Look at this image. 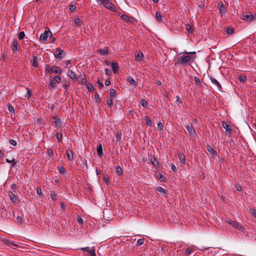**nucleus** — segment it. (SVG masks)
Here are the masks:
<instances>
[{
	"label": "nucleus",
	"instance_id": "obj_33",
	"mask_svg": "<svg viewBox=\"0 0 256 256\" xmlns=\"http://www.w3.org/2000/svg\"><path fill=\"white\" fill-rule=\"evenodd\" d=\"M136 60L138 61H140L144 58V54L142 52H140L135 56Z\"/></svg>",
	"mask_w": 256,
	"mask_h": 256
},
{
	"label": "nucleus",
	"instance_id": "obj_50",
	"mask_svg": "<svg viewBox=\"0 0 256 256\" xmlns=\"http://www.w3.org/2000/svg\"><path fill=\"white\" fill-rule=\"evenodd\" d=\"M50 198L53 201L56 200V195L54 191L51 192Z\"/></svg>",
	"mask_w": 256,
	"mask_h": 256
},
{
	"label": "nucleus",
	"instance_id": "obj_47",
	"mask_svg": "<svg viewBox=\"0 0 256 256\" xmlns=\"http://www.w3.org/2000/svg\"><path fill=\"white\" fill-rule=\"evenodd\" d=\"M56 140L58 142H60L62 140V135L60 132H57L56 134Z\"/></svg>",
	"mask_w": 256,
	"mask_h": 256
},
{
	"label": "nucleus",
	"instance_id": "obj_34",
	"mask_svg": "<svg viewBox=\"0 0 256 256\" xmlns=\"http://www.w3.org/2000/svg\"><path fill=\"white\" fill-rule=\"evenodd\" d=\"M86 88L88 89V92H93V91H94V86L90 83L88 84H86Z\"/></svg>",
	"mask_w": 256,
	"mask_h": 256
},
{
	"label": "nucleus",
	"instance_id": "obj_9",
	"mask_svg": "<svg viewBox=\"0 0 256 256\" xmlns=\"http://www.w3.org/2000/svg\"><path fill=\"white\" fill-rule=\"evenodd\" d=\"M8 196L10 200L15 204H18L20 202L18 197L10 191L8 192Z\"/></svg>",
	"mask_w": 256,
	"mask_h": 256
},
{
	"label": "nucleus",
	"instance_id": "obj_52",
	"mask_svg": "<svg viewBox=\"0 0 256 256\" xmlns=\"http://www.w3.org/2000/svg\"><path fill=\"white\" fill-rule=\"evenodd\" d=\"M144 238L138 239L137 240L136 245H138V246H142V244H144Z\"/></svg>",
	"mask_w": 256,
	"mask_h": 256
},
{
	"label": "nucleus",
	"instance_id": "obj_5",
	"mask_svg": "<svg viewBox=\"0 0 256 256\" xmlns=\"http://www.w3.org/2000/svg\"><path fill=\"white\" fill-rule=\"evenodd\" d=\"M186 128L188 132V135L190 136H196V132L194 130L192 124L190 123L187 124L186 126Z\"/></svg>",
	"mask_w": 256,
	"mask_h": 256
},
{
	"label": "nucleus",
	"instance_id": "obj_23",
	"mask_svg": "<svg viewBox=\"0 0 256 256\" xmlns=\"http://www.w3.org/2000/svg\"><path fill=\"white\" fill-rule=\"evenodd\" d=\"M126 80L131 85L135 86H137V84H138L137 82L132 76H128Z\"/></svg>",
	"mask_w": 256,
	"mask_h": 256
},
{
	"label": "nucleus",
	"instance_id": "obj_42",
	"mask_svg": "<svg viewBox=\"0 0 256 256\" xmlns=\"http://www.w3.org/2000/svg\"><path fill=\"white\" fill-rule=\"evenodd\" d=\"M94 100L96 103L99 104L101 100L99 94L96 92L94 94Z\"/></svg>",
	"mask_w": 256,
	"mask_h": 256
},
{
	"label": "nucleus",
	"instance_id": "obj_43",
	"mask_svg": "<svg viewBox=\"0 0 256 256\" xmlns=\"http://www.w3.org/2000/svg\"><path fill=\"white\" fill-rule=\"evenodd\" d=\"M140 104L142 107L146 108L148 105V102L144 100L142 98L140 100Z\"/></svg>",
	"mask_w": 256,
	"mask_h": 256
},
{
	"label": "nucleus",
	"instance_id": "obj_27",
	"mask_svg": "<svg viewBox=\"0 0 256 256\" xmlns=\"http://www.w3.org/2000/svg\"><path fill=\"white\" fill-rule=\"evenodd\" d=\"M97 154L100 157L102 156L104 154L102 145L100 144L97 147Z\"/></svg>",
	"mask_w": 256,
	"mask_h": 256
},
{
	"label": "nucleus",
	"instance_id": "obj_39",
	"mask_svg": "<svg viewBox=\"0 0 256 256\" xmlns=\"http://www.w3.org/2000/svg\"><path fill=\"white\" fill-rule=\"evenodd\" d=\"M6 161L7 163L12 164V167L16 165V160L14 159H12V160H10L9 159L6 158Z\"/></svg>",
	"mask_w": 256,
	"mask_h": 256
},
{
	"label": "nucleus",
	"instance_id": "obj_30",
	"mask_svg": "<svg viewBox=\"0 0 256 256\" xmlns=\"http://www.w3.org/2000/svg\"><path fill=\"white\" fill-rule=\"evenodd\" d=\"M74 24L77 26H80L82 24V21L78 18H74Z\"/></svg>",
	"mask_w": 256,
	"mask_h": 256
},
{
	"label": "nucleus",
	"instance_id": "obj_41",
	"mask_svg": "<svg viewBox=\"0 0 256 256\" xmlns=\"http://www.w3.org/2000/svg\"><path fill=\"white\" fill-rule=\"evenodd\" d=\"M158 179L160 181L162 182H165L166 181V178L165 176H164L162 174H159L158 175Z\"/></svg>",
	"mask_w": 256,
	"mask_h": 256
},
{
	"label": "nucleus",
	"instance_id": "obj_37",
	"mask_svg": "<svg viewBox=\"0 0 256 256\" xmlns=\"http://www.w3.org/2000/svg\"><path fill=\"white\" fill-rule=\"evenodd\" d=\"M62 83H63L64 87L66 90V89L68 88L70 86V82L67 81V80H64Z\"/></svg>",
	"mask_w": 256,
	"mask_h": 256
},
{
	"label": "nucleus",
	"instance_id": "obj_16",
	"mask_svg": "<svg viewBox=\"0 0 256 256\" xmlns=\"http://www.w3.org/2000/svg\"><path fill=\"white\" fill-rule=\"evenodd\" d=\"M97 52L102 56H106L108 54V49L107 46L104 47L103 48L99 49L97 50Z\"/></svg>",
	"mask_w": 256,
	"mask_h": 256
},
{
	"label": "nucleus",
	"instance_id": "obj_14",
	"mask_svg": "<svg viewBox=\"0 0 256 256\" xmlns=\"http://www.w3.org/2000/svg\"><path fill=\"white\" fill-rule=\"evenodd\" d=\"M149 159L150 162H152V164L155 167H157L160 164V162L154 156H150V157L149 158Z\"/></svg>",
	"mask_w": 256,
	"mask_h": 256
},
{
	"label": "nucleus",
	"instance_id": "obj_1",
	"mask_svg": "<svg viewBox=\"0 0 256 256\" xmlns=\"http://www.w3.org/2000/svg\"><path fill=\"white\" fill-rule=\"evenodd\" d=\"M96 2L104 6L106 8L112 12H116V10L114 5L109 0H96Z\"/></svg>",
	"mask_w": 256,
	"mask_h": 256
},
{
	"label": "nucleus",
	"instance_id": "obj_58",
	"mask_svg": "<svg viewBox=\"0 0 256 256\" xmlns=\"http://www.w3.org/2000/svg\"><path fill=\"white\" fill-rule=\"evenodd\" d=\"M42 190L40 188L38 187L36 188V194L38 196H42Z\"/></svg>",
	"mask_w": 256,
	"mask_h": 256
},
{
	"label": "nucleus",
	"instance_id": "obj_53",
	"mask_svg": "<svg viewBox=\"0 0 256 256\" xmlns=\"http://www.w3.org/2000/svg\"><path fill=\"white\" fill-rule=\"evenodd\" d=\"M25 36V34L24 32H20L18 34V38L20 40H22Z\"/></svg>",
	"mask_w": 256,
	"mask_h": 256
},
{
	"label": "nucleus",
	"instance_id": "obj_63",
	"mask_svg": "<svg viewBox=\"0 0 256 256\" xmlns=\"http://www.w3.org/2000/svg\"><path fill=\"white\" fill-rule=\"evenodd\" d=\"M9 143L13 146H16L17 144L16 142L13 139H10L9 140Z\"/></svg>",
	"mask_w": 256,
	"mask_h": 256
},
{
	"label": "nucleus",
	"instance_id": "obj_55",
	"mask_svg": "<svg viewBox=\"0 0 256 256\" xmlns=\"http://www.w3.org/2000/svg\"><path fill=\"white\" fill-rule=\"evenodd\" d=\"M121 139V134L118 132L116 135V142H118Z\"/></svg>",
	"mask_w": 256,
	"mask_h": 256
},
{
	"label": "nucleus",
	"instance_id": "obj_36",
	"mask_svg": "<svg viewBox=\"0 0 256 256\" xmlns=\"http://www.w3.org/2000/svg\"><path fill=\"white\" fill-rule=\"evenodd\" d=\"M156 18L158 22H162V16L161 14H160L158 12H157L156 14Z\"/></svg>",
	"mask_w": 256,
	"mask_h": 256
},
{
	"label": "nucleus",
	"instance_id": "obj_54",
	"mask_svg": "<svg viewBox=\"0 0 256 256\" xmlns=\"http://www.w3.org/2000/svg\"><path fill=\"white\" fill-rule=\"evenodd\" d=\"M16 220L19 224H22L24 222L23 218L20 216H17Z\"/></svg>",
	"mask_w": 256,
	"mask_h": 256
},
{
	"label": "nucleus",
	"instance_id": "obj_35",
	"mask_svg": "<svg viewBox=\"0 0 256 256\" xmlns=\"http://www.w3.org/2000/svg\"><path fill=\"white\" fill-rule=\"evenodd\" d=\"M116 172L118 175L121 176L122 174V170L120 166H117L116 168Z\"/></svg>",
	"mask_w": 256,
	"mask_h": 256
},
{
	"label": "nucleus",
	"instance_id": "obj_4",
	"mask_svg": "<svg viewBox=\"0 0 256 256\" xmlns=\"http://www.w3.org/2000/svg\"><path fill=\"white\" fill-rule=\"evenodd\" d=\"M242 19L244 20L251 22L256 20V15H253L250 12H247L243 15Z\"/></svg>",
	"mask_w": 256,
	"mask_h": 256
},
{
	"label": "nucleus",
	"instance_id": "obj_8",
	"mask_svg": "<svg viewBox=\"0 0 256 256\" xmlns=\"http://www.w3.org/2000/svg\"><path fill=\"white\" fill-rule=\"evenodd\" d=\"M210 80L212 83L214 84L218 88V89L220 91H222V88L220 84L212 76H209Z\"/></svg>",
	"mask_w": 256,
	"mask_h": 256
},
{
	"label": "nucleus",
	"instance_id": "obj_17",
	"mask_svg": "<svg viewBox=\"0 0 256 256\" xmlns=\"http://www.w3.org/2000/svg\"><path fill=\"white\" fill-rule=\"evenodd\" d=\"M206 149L208 152L212 154V158H214L216 155L217 152L212 146L208 145Z\"/></svg>",
	"mask_w": 256,
	"mask_h": 256
},
{
	"label": "nucleus",
	"instance_id": "obj_29",
	"mask_svg": "<svg viewBox=\"0 0 256 256\" xmlns=\"http://www.w3.org/2000/svg\"><path fill=\"white\" fill-rule=\"evenodd\" d=\"M194 80L195 82V84L196 85L198 86L199 87H202V80L198 77L195 76L194 78Z\"/></svg>",
	"mask_w": 256,
	"mask_h": 256
},
{
	"label": "nucleus",
	"instance_id": "obj_40",
	"mask_svg": "<svg viewBox=\"0 0 256 256\" xmlns=\"http://www.w3.org/2000/svg\"><path fill=\"white\" fill-rule=\"evenodd\" d=\"M106 104H107L108 106V108H111L112 107V106L113 105V101L111 98L107 99Z\"/></svg>",
	"mask_w": 256,
	"mask_h": 256
},
{
	"label": "nucleus",
	"instance_id": "obj_2",
	"mask_svg": "<svg viewBox=\"0 0 256 256\" xmlns=\"http://www.w3.org/2000/svg\"><path fill=\"white\" fill-rule=\"evenodd\" d=\"M190 56H182L178 58L176 64L186 66L190 64Z\"/></svg>",
	"mask_w": 256,
	"mask_h": 256
},
{
	"label": "nucleus",
	"instance_id": "obj_64",
	"mask_svg": "<svg viewBox=\"0 0 256 256\" xmlns=\"http://www.w3.org/2000/svg\"><path fill=\"white\" fill-rule=\"evenodd\" d=\"M69 9L71 12H74L76 9V6L74 4H70L69 6Z\"/></svg>",
	"mask_w": 256,
	"mask_h": 256
},
{
	"label": "nucleus",
	"instance_id": "obj_21",
	"mask_svg": "<svg viewBox=\"0 0 256 256\" xmlns=\"http://www.w3.org/2000/svg\"><path fill=\"white\" fill-rule=\"evenodd\" d=\"M67 76L72 79H76V74L72 70H68V71Z\"/></svg>",
	"mask_w": 256,
	"mask_h": 256
},
{
	"label": "nucleus",
	"instance_id": "obj_45",
	"mask_svg": "<svg viewBox=\"0 0 256 256\" xmlns=\"http://www.w3.org/2000/svg\"><path fill=\"white\" fill-rule=\"evenodd\" d=\"M234 29L232 28H228L226 30V32L228 34H232L234 33Z\"/></svg>",
	"mask_w": 256,
	"mask_h": 256
},
{
	"label": "nucleus",
	"instance_id": "obj_19",
	"mask_svg": "<svg viewBox=\"0 0 256 256\" xmlns=\"http://www.w3.org/2000/svg\"><path fill=\"white\" fill-rule=\"evenodd\" d=\"M218 6H220V7H219L220 13L221 14H225L227 10H226V8L224 6V4L223 2H220L218 4Z\"/></svg>",
	"mask_w": 256,
	"mask_h": 256
},
{
	"label": "nucleus",
	"instance_id": "obj_28",
	"mask_svg": "<svg viewBox=\"0 0 256 256\" xmlns=\"http://www.w3.org/2000/svg\"><path fill=\"white\" fill-rule=\"evenodd\" d=\"M45 71L46 72L51 74L53 72L54 70L52 68L49 66L48 64L45 65Z\"/></svg>",
	"mask_w": 256,
	"mask_h": 256
},
{
	"label": "nucleus",
	"instance_id": "obj_48",
	"mask_svg": "<svg viewBox=\"0 0 256 256\" xmlns=\"http://www.w3.org/2000/svg\"><path fill=\"white\" fill-rule=\"evenodd\" d=\"M110 96L111 98L112 97H116V90L114 89H113V88L111 89L110 90Z\"/></svg>",
	"mask_w": 256,
	"mask_h": 256
},
{
	"label": "nucleus",
	"instance_id": "obj_3",
	"mask_svg": "<svg viewBox=\"0 0 256 256\" xmlns=\"http://www.w3.org/2000/svg\"><path fill=\"white\" fill-rule=\"evenodd\" d=\"M224 222L232 226L233 228H236L238 230H244V227L238 222H236L232 220H225Z\"/></svg>",
	"mask_w": 256,
	"mask_h": 256
},
{
	"label": "nucleus",
	"instance_id": "obj_10",
	"mask_svg": "<svg viewBox=\"0 0 256 256\" xmlns=\"http://www.w3.org/2000/svg\"><path fill=\"white\" fill-rule=\"evenodd\" d=\"M223 128L226 129V134H232V130L230 128V125L227 122H223L222 124Z\"/></svg>",
	"mask_w": 256,
	"mask_h": 256
},
{
	"label": "nucleus",
	"instance_id": "obj_26",
	"mask_svg": "<svg viewBox=\"0 0 256 256\" xmlns=\"http://www.w3.org/2000/svg\"><path fill=\"white\" fill-rule=\"evenodd\" d=\"M180 161L181 163L184 164L185 162V156L183 152H179L178 154Z\"/></svg>",
	"mask_w": 256,
	"mask_h": 256
},
{
	"label": "nucleus",
	"instance_id": "obj_57",
	"mask_svg": "<svg viewBox=\"0 0 256 256\" xmlns=\"http://www.w3.org/2000/svg\"><path fill=\"white\" fill-rule=\"evenodd\" d=\"M53 72L58 74H61L62 72V70L58 67L56 66V70H54Z\"/></svg>",
	"mask_w": 256,
	"mask_h": 256
},
{
	"label": "nucleus",
	"instance_id": "obj_15",
	"mask_svg": "<svg viewBox=\"0 0 256 256\" xmlns=\"http://www.w3.org/2000/svg\"><path fill=\"white\" fill-rule=\"evenodd\" d=\"M186 29L188 34H193L194 32V26L192 23H189L186 25Z\"/></svg>",
	"mask_w": 256,
	"mask_h": 256
},
{
	"label": "nucleus",
	"instance_id": "obj_49",
	"mask_svg": "<svg viewBox=\"0 0 256 256\" xmlns=\"http://www.w3.org/2000/svg\"><path fill=\"white\" fill-rule=\"evenodd\" d=\"M103 180L104 181L105 183L106 184H110V180H109V177L108 175L105 174L103 177Z\"/></svg>",
	"mask_w": 256,
	"mask_h": 256
},
{
	"label": "nucleus",
	"instance_id": "obj_32",
	"mask_svg": "<svg viewBox=\"0 0 256 256\" xmlns=\"http://www.w3.org/2000/svg\"><path fill=\"white\" fill-rule=\"evenodd\" d=\"M156 190L158 192L163 194L164 195L166 194H167V191L165 189L163 188H162L160 186L156 187Z\"/></svg>",
	"mask_w": 256,
	"mask_h": 256
},
{
	"label": "nucleus",
	"instance_id": "obj_60",
	"mask_svg": "<svg viewBox=\"0 0 256 256\" xmlns=\"http://www.w3.org/2000/svg\"><path fill=\"white\" fill-rule=\"evenodd\" d=\"M32 95V91L30 89L27 88V93L26 94L25 96L27 98H29Z\"/></svg>",
	"mask_w": 256,
	"mask_h": 256
},
{
	"label": "nucleus",
	"instance_id": "obj_7",
	"mask_svg": "<svg viewBox=\"0 0 256 256\" xmlns=\"http://www.w3.org/2000/svg\"><path fill=\"white\" fill-rule=\"evenodd\" d=\"M48 32H50V30L48 27H46L44 32L40 36V40L42 41L46 40L49 36Z\"/></svg>",
	"mask_w": 256,
	"mask_h": 256
},
{
	"label": "nucleus",
	"instance_id": "obj_13",
	"mask_svg": "<svg viewBox=\"0 0 256 256\" xmlns=\"http://www.w3.org/2000/svg\"><path fill=\"white\" fill-rule=\"evenodd\" d=\"M10 46L13 53L18 50V42L16 39L12 40Z\"/></svg>",
	"mask_w": 256,
	"mask_h": 256
},
{
	"label": "nucleus",
	"instance_id": "obj_56",
	"mask_svg": "<svg viewBox=\"0 0 256 256\" xmlns=\"http://www.w3.org/2000/svg\"><path fill=\"white\" fill-rule=\"evenodd\" d=\"M76 220L78 224H83V220L80 216H79V215L76 216Z\"/></svg>",
	"mask_w": 256,
	"mask_h": 256
},
{
	"label": "nucleus",
	"instance_id": "obj_18",
	"mask_svg": "<svg viewBox=\"0 0 256 256\" xmlns=\"http://www.w3.org/2000/svg\"><path fill=\"white\" fill-rule=\"evenodd\" d=\"M52 118L54 120V122L55 124L56 127L58 128L60 127L62 125L61 120L56 116H54L52 117Z\"/></svg>",
	"mask_w": 256,
	"mask_h": 256
},
{
	"label": "nucleus",
	"instance_id": "obj_31",
	"mask_svg": "<svg viewBox=\"0 0 256 256\" xmlns=\"http://www.w3.org/2000/svg\"><path fill=\"white\" fill-rule=\"evenodd\" d=\"M144 120L146 122V124L148 126H152V121L150 120V118L148 116H145Z\"/></svg>",
	"mask_w": 256,
	"mask_h": 256
},
{
	"label": "nucleus",
	"instance_id": "obj_44",
	"mask_svg": "<svg viewBox=\"0 0 256 256\" xmlns=\"http://www.w3.org/2000/svg\"><path fill=\"white\" fill-rule=\"evenodd\" d=\"M46 152L50 158H52L54 157V153L51 148H48Z\"/></svg>",
	"mask_w": 256,
	"mask_h": 256
},
{
	"label": "nucleus",
	"instance_id": "obj_24",
	"mask_svg": "<svg viewBox=\"0 0 256 256\" xmlns=\"http://www.w3.org/2000/svg\"><path fill=\"white\" fill-rule=\"evenodd\" d=\"M66 156L68 160L71 161L74 160L73 152L71 150L68 149L66 150Z\"/></svg>",
	"mask_w": 256,
	"mask_h": 256
},
{
	"label": "nucleus",
	"instance_id": "obj_11",
	"mask_svg": "<svg viewBox=\"0 0 256 256\" xmlns=\"http://www.w3.org/2000/svg\"><path fill=\"white\" fill-rule=\"evenodd\" d=\"M80 250H83L84 252H88L90 256H96V250H95V249H94V248L90 249V248L87 246V247L82 248H80Z\"/></svg>",
	"mask_w": 256,
	"mask_h": 256
},
{
	"label": "nucleus",
	"instance_id": "obj_62",
	"mask_svg": "<svg viewBox=\"0 0 256 256\" xmlns=\"http://www.w3.org/2000/svg\"><path fill=\"white\" fill-rule=\"evenodd\" d=\"M250 211L252 216L256 218V210L254 208H250Z\"/></svg>",
	"mask_w": 256,
	"mask_h": 256
},
{
	"label": "nucleus",
	"instance_id": "obj_38",
	"mask_svg": "<svg viewBox=\"0 0 256 256\" xmlns=\"http://www.w3.org/2000/svg\"><path fill=\"white\" fill-rule=\"evenodd\" d=\"M8 110L10 114L14 113V106L10 103L8 104Z\"/></svg>",
	"mask_w": 256,
	"mask_h": 256
},
{
	"label": "nucleus",
	"instance_id": "obj_59",
	"mask_svg": "<svg viewBox=\"0 0 256 256\" xmlns=\"http://www.w3.org/2000/svg\"><path fill=\"white\" fill-rule=\"evenodd\" d=\"M4 244H6V245H8V246H15V244L13 243V242L12 241H10L8 240H5Z\"/></svg>",
	"mask_w": 256,
	"mask_h": 256
},
{
	"label": "nucleus",
	"instance_id": "obj_22",
	"mask_svg": "<svg viewBox=\"0 0 256 256\" xmlns=\"http://www.w3.org/2000/svg\"><path fill=\"white\" fill-rule=\"evenodd\" d=\"M77 81L80 84H84L87 82L86 78L84 74L82 77L78 78Z\"/></svg>",
	"mask_w": 256,
	"mask_h": 256
},
{
	"label": "nucleus",
	"instance_id": "obj_25",
	"mask_svg": "<svg viewBox=\"0 0 256 256\" xmlns=\"http://www.w3.org/2000/svg\"><path fill=\"white\" fill-rule=\"evenodd\" d=\"M32 65L34 67L38 66V58L36 56H33L32 60H30Z\"/></svg>",
	"mask_w": 256,
	"mask_h": 256
},
{
	"label": "nucleus",
	"instance_id": "obj_46",
	"mask_svg": "<svg viewBox=\"0 0 256 256\" xmlns=\"http://www.w3.org/2000/svg\"><path fill=\"white\" fill-rule=\"evenodd\" d=\"M50 86L52 88H54L57 86V84L54 80H50Z\"/></svg>",
	"mask_w": 256,
	"mask_h": 256
},
{
	"label": "nucleus",
	"instance_id": "obj_51",
	"mask_svg": "<svg viewBox=\"0 0 256 256\" xmlns=\"http://www.w3.org/2000/svg\"><path fill=\"white\" fill-rule=\"evenodd\" d=\"M164 124L161 122H159L157 124V130L160 131L163 130Z\"/></svg>",
	"mask_w": 256,
	"mask_h": 256
},
{
	"label": "nucleus",
	"instance_id": "obj_6",
	"mask_svg": "<svg viewBox=\"0 0 256 256\" xmlns=\"http://www.w3.org/2000/svg\"><path fill=\"white\" fill-rule=\"evenodd\" d=\"M64 55L65 52L63 50H61L60 48H57L56 49V54L54 55L56 58L61 60L64 56Z\"/></svg>",
	"mask_w": 256,
	"mask_h": 256
},
{
	"label": "nucleus",
	"instance_id": "obj_20",
	"mask_svg": "<svg viewBox=\"0 0 256 256\" xmlns=\"http://www.w3.org/2000/svg\"><path fill=\"white\" fill-rule=\"evenodd\" d=\"M110 64L114 73V74H116L118 72L119 68V66L118 63L116 62H112Z\"/></svg>",
	"mask_w": 256,
	"mask_h": 256
},
{
	"label": "nucleus",
	"instance_id": "obj_12",
	"mask_svg": "<svg viewBox=\"0 0 256 256\" xmlns=\"http://www.w3.org/2000/svg\"><path fill=\"white\" fill-rule=\"evenodd\" d=\"M121 18L126 22L133 23L134 21V18L128 16L126 14H122L121 16Z\"/></svg>",
	"mask_w": 256,
	"mask_h": 256
},
{
	"label": "nucleus",
	"instance_id": "obj_61",
	"mask_svg": "<svg viewBox=\"0 0 256 256\" xmlns=\"http://www.w3.org/2000/svg\"><path fill=\"white\" fill-rule=\"evenodd\" d=\"M238 80L241 82H244L246 80V78L244 76H238Z\"/></svg>",
	"mask_w": 256,
	"mask_h": 256
}]
</instances>
